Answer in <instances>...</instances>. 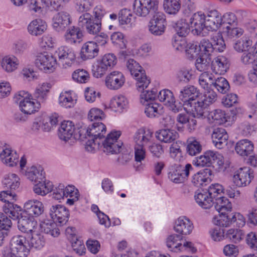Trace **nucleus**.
I'll return each instance as SVG.
<instances>
[{
    "mask_svg": "<svg viewBox=\"0 0 257 257\" xmlns=\"http://www.w3.org/2000/svg\"><path fill=\"white\" fill-rule=\"evenodd\" d=\"M105 117L103 111L97 108H91L88 113V118L90 121L102 120Z\"/></svg>",
    "mask_w": 257,
    "mask_h": 257,
    "instance_id": "63",
    "label": "nucleus"
},
{
    "mask_svg": "<svg viewBox=\"0 0 257 257\" xmlns=\"http://www.w3.org/2000/svg\"><path fill=\"white\" fill-rule=\"evenodd\" d=\"M202 145L200 141L195 138L190 137L187 140V153L191 156L199 154L202 151Z\"/></svg>",
    "mask_w": 257,
    "mask_h": 257,
    "instance_id": "37",
    "label": "nucleus"
},
{
    "mask_svg": "<svg viewBox=\"0 0 257 257\" xmlns=\"http://www.w3.org/2000/svg\"><path fill=\"white\" fill-rule=\"evenodd\" d=\"M14 98L16 102L19 103L21 110L25 114H31L34 113L40 107L39 104L35 102L31 95L24 91L16 94Z\"/></svg>",
    "mask_w": 257,
    "mask_h": 257,
    "instance_id": "5",
    "label": "nucleus"
},
{
    "mask_svg": "<svg viewBox=\"0 0 257 257\" xmlns=\"http://www.w3.org/2000/svg\"><path fill=\"white\" fill-rule=\"evenodd\" d=\"M252 174L249 168H241L234 173L233 182L236 186H245L250 183L253 178Z\"/></svg>",
    "mask_w": 257,
    "mask_h": 257,
    "instance_id": "13",
    "label": "nucleus"
},
{
    "mask_svg": "<svg viewBox=\"0 0 257 257\" xmlns=\"http://www.w3.org/2000/svg\"><path fill=\"white\" fill-rule=\"evenodd\" d=\"M78 24L79 26L85 28L86 32L89 35H96L101 29V22L98 20H94L93 17L88 13L80 16Z\"/></svg>",
    "mask_w": 257,
    "mask_h": 257,
    "instance_id": "7",
    "label": "nucleus"
},
{
    "mask_svg": "<svg viewBox=\"0 0 257 257\" xmlns=\"http://www.w3.org/2000/svg\"><path fill=\"white\" fill-rule=\"evenodd\" d=\"M89 129L90 139L86 142L85 147L88 152L98 149L101 144L103 147V151L106 154H117L120 152L122 143L118 141L121 135L120 131L110 132L103 140L106 133V127L103 123L94 122Z\"/></svg>",
    "mask_w": 257,
    "mask_h": 257,
    "instance_id": "1",
    "label": "nucleus"
},
{
    "mask_svg": "<svg viewBox=\"0 0 257 257\" xmlns=\"http://www.w3.org/2000/svg\"><path fill=\"white\" fill-rule=\"evenodd\" d=\"M206 15L201 12L194 13L190 19V27L192 33L196 35H200L206 29Z\"/></svg>",
    "mask_w": 257,
    "mask_h": 257,
    "instance_id": "15",
    "label": "nucleus"
},
{
    "mask_svg": "<svg viewBox=\"0 0 257 257\" xmlns=\"http://www.w3.org/2000/svg\"><path fill=\"white\" fill-rule=\"evenodd\" d=\"M25 175L28 179L35 183L40 182L45 179V173L41 167L37 168L35 166H32L26 171Z\"/></svg>",
    "mask_w": 257,
    "mask_h": 257,
    "instance_id": "38",
    "label": "nucleus"
},
{
    "mask_svg": "<svg viewBox=\"0 0 257 257\" xmlns=\"http://www.w3.org/2000/svg\"><path fill=\"white\" fill-rule=\"evenodd\" d=\"M199 47L201 52L206 57H210L215 52L212 43L207 39L202 40Z\"/></svg>",
    "mask_w": 257,
    "mask_h": 257,
    "instance_id": "52",
    "label": "nucleus"
},
{
    "mask_svg": "<svg viewBox=\"0 0 257 257\" xmlns=\"http://www.w3.org/2000/svg\"><path fill=\"white\" fill-rule=\"evenodd\" d=\"M222 24L225 26H236L237 20L236 16L232 13H227L222 16Z\"/></svg>",
    "mask_w": 257,
    "mask_h": 257,
    "instance_id": "61",
    "label": "nucleus"
},
{
    "mask_svg": "<svg viewBox=\"0 0 257 257\" xmlns=\"http://www.w3.org/2000/svg\"><path fill=\"white\" fill-rule=\"evenodd\" d=\"M153 137V133L149 130L141 128L137 131L134 137L135 146L139 147L148 145Z\"/></svg>",
    "mask_w": 257,
    "mask_h": 257,
    "instance_id": "25",
    "label": "nucleus"
},
{
    "mask_svg": "<svg viewBox=\"0 0 257 257\" xmlns=\"http://www.w3.org/2000/svg\"><path fill=\"white\" fill-rule=\"evenodd\" d=\"M214 152L211 151L205 152L203 155L196 158L193 161V164L197 167H208L212 164Z\"/></svg>",
    "mask_w": 257,
    "mask_h": 257,
    "instance_id": "36",
    "label": "nucleus"
},
{
    "mask_svg": "<svg viewBox=\"0 0 257 257\" xmlns=\"http://www.w3.org/2000/svg\"><path fill=\"white\" fill-rule=\"evenodd\" d=\"M58 62L64 68L70 67L75 60L74 51L66 47H61L58 51Z\"/></svg>",
    "mask_w": 257,
    "mask_h": 257,
    "instance_id": "18",
    "label": "nucleus"
},
{
    "mask_svg": "<svg viewBox=\"0 0 257 257\" xmlns=\"http://www.w3.org/2000/svg\"><path fill=\"white\" fill-rule=\"evenodd\" d=\"M182 105L185 111L190 113L194 117H205L207 114V107L201 103L200 99L197 101L192 99L190 102L182 104Z\"/></svg>",
    "mask_w": 257,
    "mask_h": 257,
    "instance_id": "10",
    "label": "nucleus"
},
{
    "mask_svg": "<svg viewBox=\"0 0 257 257\" xmlns=\"http://www.w3.org/2000/svg\"><path fill=\"white\" fill-rule=\"evenodd\" d=\"M18 227L22 232L32 234L36 232L37 222L25 215H22L18 221Z\"/></svg>",
    "mask_w": 257,
    "mask_h": 257,
    "instance_id": "23",
    "label": "nucleus"
},
{
    "mask_svg": "<svg viewBox=\"0 0 257 257\" xmlns=\"http://www.w3.org/2000/svg\"><path fill=\"white\" fill-rule=\"evenodd\" d=\"M51 88V85L46 82L38 86L36 89L33 96L40 106L41 103L44 104L46 102L48 98V93Z\"/></svg>",
    "mask_w": 257,
    "mask_h": 257,
    "instance_id": "30",
    "label": "nucleus"
},
{
    "mask_svg": "<svg viewBox=\"0 0 257 257\" xmlns=\"http://www.w3.org/2000/svg\"><path fill=\"white\" fill-rule=\"evenodd\" d=\"M193 229V223L186 217H180L176 221L174 229L176 232L188 235L192 232Z\"/></svg>",
    "mask_w": 257,
    "mask_h": 257,
    "instance_id": "28",
    "label": "nucleus"
},
{
    "mask_svg": "<svg viewBox=\"0 0 257 257\" xmlns=\"http://www.w3.org/2000/svg\"><path fill=\"white\" fill-rule=\"evenodd\" d=\"M204 94L200 99L201 103L207 108L210 105L215 102L217 99V94L215 92L213 88L205 90Z\"/></svg>",
    "mask_w": 257,
    "mask_h": 257,
    "instance_id": "50",
    "label": "nucleus"
},
{
    "mask_svg": "<svg viewBox=\"0 0 257 257\" xmlns=\"http://www.w3.org/2000/svg\"><path fill=\"white\" fill-rule=\"evenodd\" d=\"M136 17L132 14L131 10L123 9L118 14V21L121 25H132L136 21Z\"/></svg>",
    "mask_w": 257,
    "mask_h": 257,
    "instance_id": "43",
    "label": "nucleus"
},
{
    "mask_svg": "<svg viewBox=\"0 0 257 257\" xmlns=\"http://www.w3.org/2000/svg\"><path fill=\"white\" fill-rule=\"evenodd\" d=\"M257 43L253 47L245 52L241 57V61L245 65L250 64L255 61L257 57Z\"/></svg>",
    "mask_w": 257,
    "mask_h": 257,
    "instance_id": "49",
    "label": "nucleus"
},
{
    "mask_svg": "<svg viewBox=\"0 0 257 257\" xmlns=\"http://www.w3.org/2000/svg\"><path fill=\"white\" fill-rule=\"evenodd\" d=\"M211 40L215 52H221L225 49V44L220 32H218L213 35Z\"/></svg>",
    "mask_w": 257,
    "mask_h": 257,
    "instance_id": "46",
    "label": "nucleus"
},
{
    "mask_svg": "<svg viewBox=\"0 0 257 257\" xmlns=\"http://www.w3.org/2000/svg\"><path fill=\"white\" fill-rule=\"evenodd\" d=\"M73 79L79 83H86L89 79L90 76L88 72L84 69L76 70L72 74Z\"/></svg>",
    "mask_w": 257,
    "mask_h": 257,
    "instance_id": "57",
    "label": "nucleus"
},
{
    "mask_svg": "<svg viewBox=\"0 0 257 257\" xmlns=\"http://www.w3.org/2000/svg\"><path fill=\"white\" fill-rule=\"evenodd\" d=\"M197 88L194 86L185 87L180 91L179 97L185 104L187 102L191 101V100H194V97L197 96Z\"/></svg>",
    "mask_w": 257,
    "mask_h": 257,
    "instance_id": "39",
    "label": "nucleus"
},
{
    "mask_svg": "<svg viewBox=\"0 0 257 257\" xmlns=\"http://www.w3.org/2000/svg\"><path fill=\"white\" fill-rule=\"evenodd\" d=\"M35 65L39 69L45 72H53L57 61L55 58L47 52L38 53L35 59Z\"/></svg>",
    "mask_w": 257,
    "mask_h": 257,
    "instance_id": "8",
    "label": "nucleus"
},
{
    "mask_svg": "<svg viewBox=\"0 0 257 257\" xmlns=\"http://www.w3.org/2000/svg\"><path fill=\"white\" fill-rule=\"evenodd\" d=\"M125 82V78L123 74L119 71H114L108 74L105 79V84L110 90H118Z\"/></svg>",
    "mask_w": 257,
    "mask_h": 257,
    "instance_id": "12",
    "label": "nucleus"
},
{
    "mask_svg": "<svg viewBox=\"0 0 257 257\" xmlns=\"http://www.w3.org/2000/svg\"><path fill=\"white\" fill-rule=\"evenodd\" d=\"M163 7L168 14H176L181 8L180 0H164Z\"/></svg>",
    "mask_w": 257,
    "mask_h": 257,
    "instance_id": "47",
    "label": "nucleus"
},
{
    "mask_svg": "<svg viewBox=\"0 0 257 257\" xmlns=\"http://www.w3.org/2000/svg\"><path fill=\"white\" fill-rule=\"evenodd\" d=\"M214 204H215L216 210L219 213L218 218H215L216 221L217 219H220L221 216L229 215L230 213H228V212L231 211L232 205L227 198L223 196H219L214 201Z\"/></svg>",
    "mask_w": 257,
    "mask_h": 257,
    "instance_id": "22",
    "label": "nucleus"
},
{
    "mask_svg": "<svg viewBox=\"0 0 257 257\" xmlns=\"http://www.w3.org/2000/svg\"><path fill=\"white\" fill-rule=\"evenodd\" d=\"M212 175V171L210 169H205L195 174L192 178V183L197 187L203 186L205 183L208 177Z\"/></svg>",
    "mask_w": 257,
    "mask_h": 257,
    "instance_id": "35",
    "label": "nucleus"
},
{
    "mask_svg": "<svg viewBox=\"0 0 257 257\" xmlns=\"http://www.w3.org/2000/svg\"><path fill=\"white\" fill-rule=\"evenodd\" d=\"M227 118L225 111L219 109L214 110L208 113V118H212L214 122L219 124L225 123L227 120Z\"/></svg>",
    "mask_w": 257,
    "mask_h": 257,
    "instance_id": "45",
    "label": "nucleus"
},
{
    "mask_svg": "<svg viewBox=\"0 0 257 257\" xmlns=\"http://www.w3.org/2000/svg\"><path fill=\"white\" fill-rule=\"evenodd\" d=\"M99 48L97 43L94 41L85 43L81 47V58L84 60L91 59L98 55Z\"/></svg>",
    "mask_w": 257,
    "mask_h": 257,
    "instance_id": "20",
    "label": "nucleus"
},
{
    "mask_svg": "<svg viewBox=\"0 0 257 257\" xmlns=\"http://www.w3.org/2000/svg\"><path fill=\"white\" fill-rule=\"evenodd\" d=\"M158 98L169 109L175 113L179 112L183 108L182 103L176 101L173 93L168 89L160 91L158 95Z\"/></svg>",
    "mask_w": 257,
    "mask_h": 257,
    "instance_id": "9",
    "label": "nucleus"
},
{
    "mask_svg": "<svg viewBox=\"0 0 257 257\" xmlns=\"http://www.w3.org/2000/svg\"><path fill=\"white\" fill-rule=\"evenodd\" d=\"M29 242L30 248L33 247L36 248H41L45 244V240L43 235L33 233Z\"/></svg>",
    "mask_w": 257,
    "mask_h": 257,
    "instance_id": "58",
    "label": "nucleus"
},
{
    "mask_svg": "<svg viewBox=\"0 0 257 257\" xmlns=\"http://www.w3.org/2000/svg\"><path fill=\"white\" fill-rule=\"evenodd\" d=\"M74 125L72 121H64L62 122L59 128V138L66 142L71 138H74Z\"/></svg>",
    "mask_w": 257,
    "mask_h": 257,
    "instance_id": "29",
    "label": "nucleus"
},
{
    "mask_svg": "<svg viewBox=\"0 0 257 257\" xmlns=\"http://www.w3.org/2000/svg\"><path fill=\"white\" fill-rule=\"evenodd\" d=\"M40 227L43 231L53 237H57L60 234V230L56 224L50 220H46L40 224Z\"/></svg>",
    "mask_w": 257,
    "mask_h": 257,
    "instance_id": "40",
    "label": "nucleus"
},
{
    "mask_svg": "<svg viewBox=\"0 0 257 257\" xmlns=\"http://www.w3.org/2000/svg\"><path fill=\"white\" fill-rule=\"evenodd\" d=\"M126 66L131 75L137 80V89L139 91L144 90L150 83V80L147 77L145 70L137 62L132 59L127 61Z\"/></svg>",
    "mask_w": 257,
    "mask_h": 257,
    "instance_id": "3",
    "label": "nucleus"
},
{
    "mask_svg": "<svg viewBox=\"0 0 257 257\" xmlns=\"http://www.w3.org/2000/svg\"><path fill=\"white\" fill-rule=\"evenodd\" d=\"M215 81L214 75L208 71L201 73L198 78L200 86L204 90L213 88V83Z\"/></svg>",
    "mask_w": 257,
    "mask_h": 257,
    "instance_id": "34",
    "label": "nucleus"
},
{
    "mask_svg": "<svg viewBox=\"0 0 257 257\" xmlns=\"http://www.w3.org/2000/svg\"><path fill=\"white\" fill-rule=\"evenodd\" d=\"M214 223L220 226L228 227L234 223L238 227H243L245 224V220L242 215L239 213H230L228 216H221L220 219L215 221L214 218Z\"/></svg>",
    "mask_w": 257,
    "mask_h": 257,
    "instance_id": "11",
    "label": "nucleus"
},
{
    "mask_svg": "<svg viewBox=\"0 0 257 257\" xmlns=\"http://www.w3.org/2000/svg\"><path fill=\"white\" fill-rule=\"evenodd\" d=\"M224 33L228 39H233L241 36L244 31L242 28L236 26H225Z\"/></svg>",
    "mask_w": 257,
    "mask_h": 257,
    "instance_id": "54",
    "label": "nucleus"
},
{
    "mask_svg": "<svg viewBox=\"0 0 257 257\" xmlns=\"http://www.w3.org/2000/svg\"><path fill=\"white\" fill-rule=\"evenodd\" d=\"M8 211L6 212V213L9 214V218H11L14 220H18V221L21 216L22 215H24V214H22V213L20 212V207L17 205L14 207L13 204L10 203L8 204Z\"/></svg>",
    "mask_w": 257,
    "mask_h": 257,
    "instance_id": "60",
    "label": "nucleus"
},
{
    "mask_svg": "<svg viewBox=\"0 0 257 257\" xmlns=\"http://www.w3.org/2000/svg\"><path fill=\"white\" fill-rule=\"evenodd\" d=\"M244 235L243 230L232 228L228 229L225 234L226 237L235 243L239 242L243 238Z\"/></svg>",
    "mask_w": 257,
    "mask_h": 257,
    "instance_id": "48",
    "label": "nucleus"
},
{
    "mask_svg": "<svg viewBox=\"0 0 257 257\" xmlns=\"http://www.w3.org/2000/svg\"><path fill=\"white\" fill-rule=\"evenodd\" d=\"M30 252V244L22 235H15L10 241V248L3 251L2 257H26Z\"/></svg>",
    "mask_w": 257,
    "mask_h": 257,
    "instance_id": "2",
    "label": "nucleus"
},
{
    "mask_svg": "<svg viewBox=\"0 0 257 257\" xmlns=\"http://www.w3.org/2000/svg\"><path fill=\"white\" fill-rule=\"evenodd\" d=\"M182 237L180 235H171L167 238L166 243L168 248L176 251L180 246H182L181 240Z\"/></svg>",
    "mask_w": 257,
    "mask_h": 257,
    "instance_id": "56",
    "label": "nucleus"
},
{
    "mask_svg": "<svg viewBox=\"0 0 257 257\" xmlns=\"http://www.w3.org/2000/svg\"><path fill=\"white\" fill-rule=\"evenodd\" d=\"M116 62L117 59L114 54H105L101 60L97 61L95 66H93V75L97 78L102 77L108 69L112 68L116 64Z\"/></svg>",
    "mask_w": 257,
    "mask_h": 257,
    "instance_id": "6",
    "label": "nucleus"
},
{
    "mask_svg": "<svg viewBox=\"0 0 257 257\" xmlns=\"http://www.w3.org/2000/svg\"><path fill=\"white\" fill-rule=\"evenodd\" d=\"M175 31L179 37H185L190 32V27L186 20L181 19L176 23Z\"/></svg>",
    "mask_w": 257,
    "mask_h": 257,
    "instance_id": "51",
    "label": "nucleus"
},
{
    "mask_svg": "<svg viewBox=\"0 0 257 257\" xmlns=\"http://www.w3.org/2000/svg\"><path fill=\"white\" fill-rule=\"evenodd\" d=\"M50 214L54 221L65 224L68 220L69 212L65 206L56 205L51 207Z\"/></svg>",
    "mask_w": 257,
    "mask_h": 257,
    "instance_id": "17",
    "label": "nucleus"
},
{
    "mask_svg": "<svg viewBox=\"0 0 257 257\" xmlns=\"http://www.w3.org/2000/svg\"><path fill=\"white\" fill-rule=\"evenodd\" d=\"M19 177L15 174H9L5 179L4 184L8 189L13 191L19 188L20 182Z\"/></svg>",
    "mask_w": 257,
    "mask_h": 257,
    "instance_id": "53",
    "label": "nucleus"
},
{
    "mask_svg": "<svg viewBox=\"0 0 257 257\" xmlns=\"http://www.w3.org/2000/svg\"><path fill=\"white\" fill-rule=\"evenodd\" d=\"M71 23L70 16L65 11L57 13L53 18V28L57 32H63Z\"/></svg>",
    "mask_w": 257,
    "mask_h": 257,
    "instance_id": "14",
    "label": "nucleus"
},
{
    "mask_svg": "<svg viewBox=\"0 0 257 257\" xmlns=\"http://www.w3.org/2000/svg\"><path fill=\"white\" fill-rule=\"evenodd\" d=\"M156 137L162 142L171 143L178 138V134L173 130L162 129L156 132Z\"/></svg>",
    "mask_w": 257,
    "mask_h": 257,
    "instance_id": "33",
    "label": "nucleus"
},
{
    "mask_svg": "<svg viewBox=\"0 0 257 257\" xmlns=\"http://www.w3.org/2000/svg\"><path fill=\"white\" fill-rule=\"evenodd\" d=\"M229 67V61L224 56H218L211 62V69L213 72L220 75L224 74Z\"/></svg>",
    "mask_w": 257,
    "mask_h": 257,
    "instance_id": "21",
    "label": "nucleus"
},
{
    "mask_svg": "<svg viewBox=\"0 0 257 257\" xmlns=\"http://www.w3.org/2000/svg\"><path fill=\"white\" fill-rule=\"evenodd\" d=\"M25 213L32 217H38L44 212V206L42 203L37 200H29L24 206Z\"/></svg>",
    "mask_w": 257,
    "mask_h": 257,
    "instance_id": "19",
    "label": "nucleus"
},
{
    "mask_svg": "<svg viewBox=\"0 0 257 257\" xmlns=\"http://www.w3.org/2000/svg\"><path fill=\"white\" fill-rule=\"evenodd\" d=\"M177 172L180 173V175L183 178L185 182L189 177L190 172L193 169L190 164H186L184 166L180 165L176 166Z\"/></svg>",
    "mask_w": 257,
    "mask_h": 257,
    "instance_id": "62",
    "label": "nucleus"
},
{
    "mask_svg": "<svg viewBox=\"0 0 257 257\" xmlns=\"http://www.w3.org/2000/svg\"><path fill=\"white\" fill-rule=\"evenodd\" d=\"M194 198L197 203L204 209H209L214 204V200L205 190H198Z\"/></svg>",
    "mask_w": 257,
    "mask_h": 257,
    "instance_id": "26",
    "label": "nucleus"
},
{
    "mask_svg": "<svg viewBox=\"0 0 257 257\" xmlns=\"http://www.w3.org/2000/svg\"><path fill=\"white\" fill-rule=\"evenodd\" d=\"M252 41L246 37L236 40L233 43L234 49L238 52H246L252 48Z\"/></svg>",
    "mask_w": 257,
    "mask_h": 257,
    "instance_id": "44",
    "label": "nucleus"
},
{
    "mask_svg": "<svg viewBox=\"0 0 257 257\" xmlns=\"http://www.w3.org/2000/svg\"><path fill=\"white\" fill-rule=\"evenodd\" d=\"M59 101L61 106L69 108L73 106V99L67 92L62 93L59 96Z\"/></svg>",
    "mask_w": 257,
    "mask_h": 257,
    "instance_id": "64",
    "label": "nucleus"
},
{
    "mask_svg": "<svg viewBox=\"0 0 257 257\" xmlns=\"http://www.w3.org/2000/svg\"><path fill=\"white\" fill-rule=\"evenodd\" d=\"M19 64L17 58L13 55L5 56L2 61L3 68L7 72H12L16 70Z\"/></svg>",
    "mask_w": 257,
    "mask_h": 257,
    "instance_id": "42",
    "label": "nucleus"
},
{
    "mask_svg": "<svg viewBox=\"0 0 257 257\" xmlns=\"http://www.w3.org/2000/svg\"><path fill=\"white\" fill-rule=\"evenodd\" d=\"M213 85V90L216 89L221 93H225L229 89L228 81L225 78L222 77L215 78Z\"/></svg>",
    "mask_w": 257,
    "mask_h": 257,
    "instance_id": "55",
    "label": "nucleus"
},
{
    "mask_svg": "<svg viewBox=\"0 0 257 257\" xmlns=\"http://www.w3.org/2000/svg\"><path fill=\"white\" fill-rule=\"evenodd\" d=\"M228 136L225 130L217 127L214 130L212 134V139L215 147L218 149L223 148L227 144Z\"/></svg>",
    "mask_w": 257,
    "mask_h": 257,
    "instance_id": "24",
    "label": "nucleus"
},
{
    "mask_svg": "<svg viewBox=\"0 0 257 257\" xmlns=\"http://www.w3.org/2000/svg\"><path fill=\"white\" fill-rule=\"evenodd\" d=\"M53 185L50 181L46 182L45 179L43 181L36 183L33 187L34 192L42 196H44L52 190Z\"/></svg>",
    "mask_w": 257,
    "mask_h": 257,
    "instance_id": "41",
    "label": "nucleus"
},
{
    "mask_svg": "<svg viewBox=\"0 0 257 257\" xmlns=\"http://www.w3.org/2000/svg\"><path fill=\"white\" fill-rule=\"evenodd\" d=\"M46 23L40 19L32 21L28 26L29 33L33 36L42 35L47 29Z\"/></svg>",
    "mask_w": 257,
    "mask_h": 257,
    "instance_id": "31",
    "label": "nucleus"
},
{
    "mask_svg": "<svg viewBox=\"0 0 257 257\" xmlns=\"http://www.w3.org/2000/svg\"><path fill=\"white\" fill-rule=\"evenodd\" d=\"M158 0H135L134 12L139 17H151L158 9Z\"/></svg>",
    "mask_w": 257,
    "mask_h": 257,
    "instance_id": "4",
    "label": "nucleus"
},
{
    "mask_svg": "<svg viewBox=\"0 0 257 257\" xmlns=\"http://www.w3.org/2000/svg\"><path fill=\"white\" fill-rule=\"evenodd\" d=\"M223 190L222 186L216 183L210 186L207 192H208V194L209 193L210 196L212 197L215 201L219 196H222Z\"/></svg>",
    "mask_w": 257,
    "mask_h": 257,
    "instance_id": "59",
    "label": "nucleus"
},
{
    "mask_svg": "<svg viewBox=\"0 0 257 257\" xmlns=\"http://www.w3.org/2000/svg\"><path fill=\"white\" fill-rule=\"evenodd\" d=\"M235 150L240 156H247L253 152V145L248 140H241L236 144Z\"/></svg>",
    "mask_w": 257,
    "mask_h": 257,
    "instance_id": "32",
    "label": "nucleus"
},
{
    "mask_svg": "<svg viewBox=\"0 0 257 257\" xmlns=\"http://www.w3.org/2000/svg\"><path fill=\"white\" fill-rule=\"evenodd\" d=\"M206 30L216 31L222 25L221 14L216 10L209 11L206 16Z\"/></svg>",
    "mask_w": 257,
    "mask_h": 257,
    "instance_id": "16",
    "label": "nucleus"
},
{
    "mask_svg": "<svg viewBox=\"0 0 257 257\" xmlns=\"http://www.w3.org/2000/svg\"><path fill=\"white\" fill-rule=\"evenodd\" d=\"M83 36V33L79 28L72 26L66 30L64 38L67 43L74 44L80 43Z\"/></svg>",
    "mask_w": 257,
    "mask_h": 257,
    "instance_id": "27",
    "label": "nucleus"
}]
</instances>
